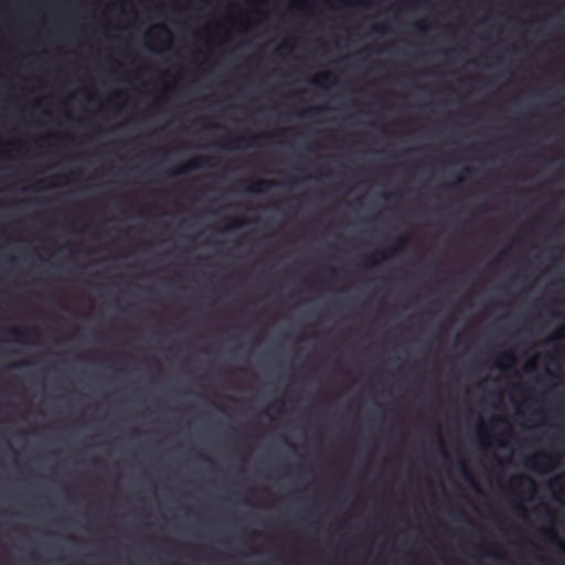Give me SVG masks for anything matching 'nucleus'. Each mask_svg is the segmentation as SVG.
I'll use <instances>...</instances> for the list:
<instances>
[{
    "label": "nucleus",
    "instance_id": "15",
    "mask_svg": "<svg viewBox=\"0 0 565 565\" xmlns=\"http://www.w3.org/2000/svg\"><path fill=\"white\" fill-rule=\"evenodd\" d=\"M376 265V262L374 259H372L371 262H369L367 264H365V267L366 266H374Z\"/></svg>",
    "mask_w": 565,
    "mask_h": 565
},
{
    "label": "nucleus",
    "instance_id": "6",
    "mask_svg": "<svg viewBox=\"0 0 565 565\" xmlns=\"http://www.w3.org/2000/svg\"><path fill=\"white\" fill-rule=\"evenodd\" d=\"M512 481H513V482H514V481H519V482H521V481H526V482H529L531 486H534V481H533L531 478L526 477V476H519V477L514 478Z\"/></svg>",
    "mask_w": 565,
    "mask_h": 565
},
{
    "label": "nucleus",
    "instance_id": "17",
    "mask_svg": "<svg viewBox=\"0 0 565 565\" xmlns=\"http://www.w3.org/2000/svg\"><path fill=\"white\" fill-rule=\"evenodd\" d=\"M526 369H533V364H527Z\"/></svg>",
    "mask_w": 565,
    "mask_h": 565
},
{
    "label": "nucleus",
    "instance_id": "9",
    "mask_svg": "<svg viewBox=\"0 0 565 565\" xmlns=\"http://www.w3.org/2000/svg\"><path fill=\"white\" fill-rule=\"evenodd\" d=\"M10 333H12V334H14V335H17V337H21V335H23V331H22L21 329H19V328H12V329L10 330Z\"/></svg>",
    "mask_w": 565,
    "mask_h": 565
},
{
    "label": "nucleus",
    "instance_id": "12",
    "mask_svg": "<svg viewBox=\"0 0 565 565\" xmlns=\"http://www.w3.org/2000/svg\"><path fill=\"white\" fill-rule=\"evenodd\" d=\"M462 475L470 481H472V478L470 473L467 471V469L462 466Z\"/></svg>",
    "mask_w": 565,
    "mask_h": 565
},
{
    "label": "nucleus",
    "instance_id": "13",
    "mask_svg": "<svg viewBox=\"0 0 565 565\" xmlns=\"http://www.w3.org/2000/svg\"><path fill=\"white\" fill-rule=\"evenodd\" d=\"M375 256H380L381 259H386V253H384V252H376Z\"/></svg>",
    "mask_w": 565,
    "mask_h": 565
},
{
    "label": "nucleus",
    "instance_id": "1",
    "mask_svg": "<svg viewBox=\"0 0 565 565\" xmlns=\"http://www.w3.org/2000/svg\"><path fill=\"white\" fill-rule=\"evenodd\" d=\"M212 166H214L212 158H207V157L196 158V159L189 161L188 163H185L184 166H182L180 168L167 171V175L174 177V175L183 174L189 171L196 170V169H200L203 167H212Z\"/></svg>",
    "mask_w": 565,
    "mask_h": 565
},
{
    "label": "nucleus",
    "instance_id": "10",
    "mask_svg": "<svg viewBox=\"0 0 565 565\" xmlns=\"http://www.w3.org/2000/svg\"><path fill=\"white\" fill-rule=\"evenodd\" d=\"M156 29H157L158 31H160L161 33H164V34H167V35H168V34H170V32H169L168 28H166V26H164V25H162V24L157 25V26H156Z\"/></svg>",
    "mask_w": 565,
    "mask_h": 565
},
{
    "label": "nucleus",
    "instance_id": "4",
    "mask_svg": "<svg viewBox=\"0 0 565 565\" xmlns=\"http://www.w3.org/2000/svg\"><path fill=\"white\" fill-rule=\"evenodd\" d=\"M331 79H334V76H333L331 73L327 72V73H323V74L319 75V76L315 79V82H316L317 84H321V83H323V82H330Z\"/></svg>",
    "mask_w": 565,
    "mask_h": 565
},
{
    "label": "nucleus",
    "instance_id": "16",
    "mask_svg": "<svg viewBox=\"0 0 565 565\" xmlns=\"http://www.w3.org/2000/svg\"><path fill=\"white\" fill-rule=\"evenodd\" d=\"M327 270H328L331 275H333V274L335 273V270H334L333 268H331V267H330V268H327Z\"/></svg>",
    "mask_w": 565,
    "mask_h": 565
},
{
    "label": "nucleus",
    "instance_id": "7",
    "mask_svg": "<svg viewBox=\"0 0 565 565\" xmlns=\"http://www.w3.org/2000/svg\"><path fill=\"white\" fill-rule=\"evenodd\" d=\"M318 110L315 109V108H309V109H306L301 113V116L302 117H311L313 116Z\"/></svg>",
    "mask_w": 565,
    "mask_h": 565
},
{
    "label": "nucleus",
    "instance_id": "18",
    "mask_svg": "<svg viewBox=\"0 0 565 565\" xmlns=\"http://www.w3.org/2000/svg\"><path fill=\"white\" fill-rule=\"evenodd\" d=\"M530 462H534V457L529 459Z\"/></svg>",
    "mask_w": 565,
    "mask_h": 565
},
{
    "label": "nucleus",
    "instance_id": "2",
    "mask_svg": "<svg viewBox=\"0 0 565 565\" xmlns=\"http://www.w3.org/2000/svg\"><path fill=\"white\" fill-rule=\"evenodd\" d=\"M273 185V182L265 179H257L249 182V186L246 189L253 193H263Z\"/></svg>",
    "mask_w": 565,
    "mask_h": 565
},
{
    "label": "nucleus",
    "instance_id": "11",
    "mask_svg": "<svg viewBox=\"0 0 565 565\" xmlns=\"http://www.w3.org/2000/svg\"><path fill=\"white\" fill-rule=\"evenodd\" d=\"M245 224V221L244 220H241V221H233L231 223V227H238V226H242Z\"/></svg>",
    "mask_w": 565,
    "mask_h": 565
},
{
    "label": "nucleus",
    "instance_id": "5",
    "mask_svg": "<svg viewBox=\"0 0 565 565\" xmlns=\"http://www.w3.org/2000/svg\"><path fill=\"white\" fill-rule=\"evenodd\" d=\"M542 533H545V534H550L551 535V539L555 541V543L558 545V547L565 552V544L559 541L558 539H556V536L554 535V533L552 532H545V531H541Z\"/></svg>",
    "mask_w": 565,
    "mask_h": 565
},
{
    "label": "nucleus",
    "instance_id": "14",
    "mask_svg": "<svg viewBox=\"0 0 565 565\" xmlns=\"http://www.w3.org/2000/svg\"><path fill=\"white\" fill-rule=\"evenodd\" d=\"M503 358L509 361H513V355L511 353H504Z\"/></svg>",
    "mask_w": 565,
    "mask_h": 565
},
{
    "label": "nucleus",
    "instance_id": "8",
    "mask_svg": "<svg viewBox=\"0 0 565 565\" xmlns=\"http://www.w3.org/2000/svg\"><path fill=\"white\" fill-rule=\"evenodd\" d=\"M254 140H256L255 137H253L250 139H246L244 137H241V138L232 139L231 141L232 142H236L238 145V143H243V142H246V141H254Z\"/></svg>",
    "mask_w": 565,
    "mask_h": 565
},
{
    "label": "nucleus",
    "instance_id": "3",
    "mask_svg": "<svg viewBox=\"0 0 565 565\" xmlns=\"http://www.w3.org/2000/svg\"><path fill=\"white\" fill-rule=\"evenodd\" d=\"M407 244V238L404 236H399L395 239L394 246L391 248V254H395L399 250H402Z\"/></svg>",
    "mask_w": 565,
    "mask_h": 565
}]
</instances>
